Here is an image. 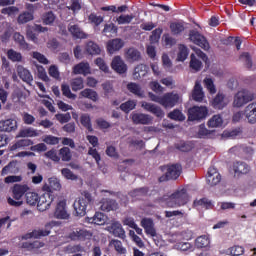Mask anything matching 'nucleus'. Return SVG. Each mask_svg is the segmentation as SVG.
Returning a JSON list of instances; mask_svg holds the SVG:
<instances>
[{
    "label": "nucleus",
    "instance_id": "obj_1",
    "mask_svg": "<svg viewBox=\"0 0 256 256\" xmlns=\"http://www.w3.org/2000/svg\"><path fill=\"white\" fill-rule=\"evenodd\" d=\"M166 203V207H183V205H187L189 202V195L187 194V190L185 188H181L176 190L172 195L167 198H164Z\"/></svg>",
    "mask_w": 256,
    "mask_h": 256
},
{
    "label": "nucleus",
    "instance_id": "obj_2",
    "mask_svg": "<svg viewBox=\"0 0 256 256\" xmlns=\"http://www.w3.org/2000/svg\"><path fill=\"white\" fill-rule=\"evenodd\" d=\"M89 203H91V194L89 192H84L82 196L74 201L73 207L78 217H85Z\"/></svg>",
    "mask_w": 256,
    "mask_h": 256
},
{
    "label": "nucleus",
    "instance_id": "obj_3",
    "mask_svg": "<svg viewBox=\"0 0 256 256\" xmlns=\"http://www.w3.org/2000/svg\"><path fill=\"white\" fill-rule=\"evenodd\" d=\"M28 191H29V186L27 185H19V184L14 185L12 189L13 198L11 197L8 198L9 205H11L12 207H21V205H23V200L21 199L23 198L25 193H27Z\"/></svg>",
    "mask_w": 256,
    "mask_h": 256
},
{
    "label": "nucleus",
    "instance_id": "obj_4",
    "mask_svg": "<svg viewBox=\"0 0 256 256\" xmlns=\"http://www.w3.org/2000/svg\"><path fill=\"white\" fill-rule=\"evenodd\" d=\"M254 99L253 93L247 89H241L234 95L233 107L241 108Z\"/></svg>",
    "mask_w": 256,
    "mask_h": 256
},
{
    "label": "nucleus",
    "instance_id": "obj_5",
    "mask_svg": "<svg viewBox=\"0 0 256 256\" xmlns=\"http://www.w3.org/2000/svg\"><path fill=\"white\" fill-rule=\"evenodd\" d=\"M195 54H191L190 58V67L193 69V71H201V68L203 67L202 61H207V55L201 51V49L197 47H192ZM198 57V58H197Z\"/></svg>",
    "mask_w": 256,
    "mask_h": 256
},
{
    "label": "nucleus",
    "instance_id": "obj_6",
    "mask_svg": "<svg viewBox=\"0 0 256 256\" xmlns=\"http://www.w3.org/2000/svg\"><path fill=\"white\" fill-rule=\"evenodd\" d=\"M209 110L205 106H194L188 110L189 121H201L205 119Z\"/></svg>",
    "mask_w": 256,
    "mask_h": 256
},
{
    "label": "nucleus",
    "instance_id": "obj_7",
    "mask_svg": "<svg viewBox=\"0 0 256 256\" xmlns=\"http://www.w3.org/2000/svg\"><path fill=\"white\" fill-rule=\"evenodd\" d=\"M181 101V96L177 92H168L162 96V107L173 109Z\"/></svg>",
    "mask_w": 256,
    "mask_h": 256
},
{
    "label": "nucleus",
    "instance_id": "obj_8",
    "mask_svg": "<svg viewBox=\"0 0 256 256\" xmlns=\"http://www.w3.org/2000/svg\"><path fill=\"white\" fill-rule=\"evenodd\" d=\"M189 39L190 41H192V43H194L195 45H198V47H201V49H204V51H209L210 49L209 42L198 31L191 30L189 33Z\"/></svg>",
    "mask_w": 256,
    "mask_h": 256
},
{
    "label": "nucleus",
    "instance_id": "obj_9",
    "mask_svg": "<svg viewBox=\"0 0 256 256\" xmlns=\"http://www.w3.org/2000/svg\"><path fill=\"white\" fill-rule=\"evenodd\" d=\"M130 119L134 125H151L153 123V116L145 113L134 112L130 115Z\"/></svg>",
    "mask_w": 256,
    "mask_h": 256
},
{
    "label": "nucleus",
    "instance_id": "obj_10",
    "mask_svg": "<svg viewBox=\"0 0 256 256\" xmlns=\"http://www.w3.org/2000/svg\"><path fill=\"white\" fill-rule=\"evenodd\" d=\"M68 237L71 241H87L93 237V234H91L87 229L77 228L70 232Z\"/></svg>",
    "mask_w": 256,
    "mask_h": 256
},
{
    "label": "nucleus",
    "instance_id": "obj_11",
    "mask_svg": "<svg viewBox=\"0 0 256 256\" xmlns=\"http://www.w3.org/2000/svg\"><path fill=\"white\" fill-rule=\"evenodd\" d=\"M51 203H53V194L45 192L41 196H38V211H47V209L51 208Z\"/></svg>",
    "mask_w": 256,
    "mask_h": 256
},
{
    "label": "nucleus",
    "instance_id": "obj_12",
    "mask_svg": "<svg viewBox=\"0 0 256 256\" xmlns=\"http://www.w3.org/2000/svg\"><path fill=\"white\" fill-rule=\"evenodd\" d=\"M51 225H53V223L47 224L45 228L36 229L27 233L23 236V239H41V237H47V235H50L51 233Z\"/></svg>",
    "mask_w": 256,
    "mask_h": 256
},
{
    "label": "nucleus",
    "instance_id": "obj_13",
    "mask_svg": "<svg viewBox=\"0 0 256 256\" xmlns=\"http://www.w3.org/2000/svg\"><path fill=\"white\" fill-rule=\"evenodd\" d=\"M54 217L56 219H69L70 215L69 212H67V200L62 199L57 203Z\"/></svg>",
    "mask_w": 256,
    "mask_h": 256
},
{
    "label": "nucleus",
    "instance_id": "obj_14",
    "mask_svg": "<svg viewBox=\"0 0 256 256\" xmlns=\"http://www.w3.org/2000/svg\"><path fill=\"white\" fill-rule=\"evenodd\" d=\"M141 107L145 111L152 113V115H155L159 119H163L165 117V112H163V109H161V107H159L153 103L143 101V102H141Z\"/></svg>",
    "mask_w": 256,
    "mask_h": 256
},
{
    "label": "nucleus",
    "instance_id": "obj_15",
    "mask_svg": "<svg viewBox=\"0 0 256 256\" xmlns=\"http://www.w3.org/2000/svg\"><path fill=\"white\" fill-rule=\"evenodd\" d=\"M107 231L119 239H125L126 237L125 229H123V225H121L118 221L112 222L111 225L107 227Z\"/></svg>",
    "mask_w": 256,
    "mask_h": 256
},
{
    "label": "nucleus",
    "instance_id": "obj_16",
    "mask_svg": "<svg viewBox=\"0 0 256 256\" xmlns=\"http://www.w3.org/2000/svg\"><path fill=\"white\" fill-rule=\"evenodd\" d=\"M42 191L50 194H52L53 191H61V181L57 177L49 178L48 184H44Z\"/></svg>",
    "mask_w": 256,
    "mask_h": 256
},
{
    "label": "nucleus",
    "instance_id": "obj_17",
    "mask_svg": "<svg viewBox=\"0 0 256 256\" xmlns=\"http://www.w3.org/2000/svg\"><path fill=\"white\" fill-rule=\"evenodd\" d=\"M111 67L116 73L123 75V73H127V64L123 61L121 56H115L112 60Z\"/></svg>",
    "mask_w": 256,
    "mask_h": 256
},
{
    "label": "nucleus",
    "instance_id": "obj_18",
    "mask_svg": "<svg viewBox=\"0 0 256 256\" xmlns=\"http://www.w3.org/2000/svg\"><path fill=\"white\" fill-rule=\"evenodd\" d=\"M231 99L225 96L223 93H218L212 101V106L214 109H225L229 105Z\"/></svg>",
    "mask_w": 256,
    "mask_h": 256
},
{
    "label": "nucleus",
    "instance_id": "obj_19",
    "mask_svg": "<svg viewBox=\"0 0 256 256\" xmlns=\"http://www.w3.org/2000/svg\"><path fill=\"white\" fill-rule=\"evenodd\" d=\"M16 71L18 73V76L21 80L24 81V83H27L28 85H31V83H33V75L28 69H26L22 65H16Z\"/></svg>",
    "mask_w": 256,
    "mask_h": 256
},
{
    "label": "nucleus",
    "instance_id": "obj_20",
    "mask_svg": "<svg viewBox=\"0 0 256 256\" xmlns=\"http://www.w3.org/2000/svg\"><path fill=\"white\" fill-rule=\"evenodd\" d=\"M207 183L211 187H214V185H218V183H221V174H219V172L214 167H210L208 170Z\"/></svg>",
    "mask_w": 256,
    "mask_h": 256
},
{
    "label": "nucleus",
    "instance_id": "obj_21",
    "mask_svg": "<svg viewBox=\"0 0 256 256\" xmlns=\"http://www.w3.org/2000/svg\"><path fill=\"white\" fill-rule=\"evenodd\" d=\"M125 42H123L120 38H115L107 42V51L110 55L113 53L120 51L123 49Z\"/></svg>",
    "mask_w": 256,
    "mask_h": 256
},
{
    "label": "nucleus",
    "instance_id": "obj_22",
    "mask_svg": "<svg viewBox=\"0 0 256 256\" xmlns=\"http://www.w3.org/2000/svg\"><path fill=\"white\" fill-rule=\"evenodd\" d=\"M0 131L4 133H11V131H17V120L7 119L0 121Z\"/></svg>",
    "mask_w": 256,
    "mask_h": 256
},
{
    "label": "nucleus",
    "instance_id": "obj_23",
    "mask_svg": "<svg viewBox=\"0 0 256 256\" xmlns=\"http://www.w3.org/2000/svg\"><path fill=\"white\" fill-rule=\"evenodd\" d=\"M181 170L182 168L179 164H172L167 166L165 179H178L179 175H181Z\"/></svg>",
    "mask_w": 256,
    "mask_h": 256
},
{
    "label": "nucleus",
    "instance_id": "obj_24",
    "mask_svg": "<svg viewBox=\"0 0 256 256\" xmlns=\"http://www.w3.org/2000/svg\"><path fill=\"white\" fill-rule=\"evenodd\" d=\"M141 227L145 230L147 235L150 237H155L157 235V231L155 230V224L151 218H144L141 220Z\"/></svg>",
    "mask_w": 256,
    "mask_h": 256
},
{
    "label": "nucleus",
    "instance_id": "obj_25",
    "mask_svg": "<svg viewBox=\"0 0 256 256\" xmlns=\"http://www.w3.org/2000/svg\"><path fill=\"white\" fill-rule=\"evenodd\" d=\"M244 115L249 123H256V102H252L246 106Z\"/></svg>",
    "mask_w": 256,
    "mask_h": 256
},
{
    "label": "nucleus",
    "instance_id": "obj_26",
    "mask_svg": "<svg viewBox=\"0 0 256 256\" xmlns=\"http://www.w3.org/2000/svg\"><path fill=\"white\" fill-rule=\"evenodd\" d=\"M192 99L201 103L205 99V92H203V87L201 86V82L196 81L193 92Z\"/></svg>",
    "mask_w": 256,
    "mask_h": 256
},
{
    "label": "nucleus",
    "instance_id": "obj_27",
    "mask_svg": "<svg viewBox=\"0 0 256 256\" xmlns=\"http://www.w3.org/2000/svg\"><path fill=\"white\" fill-rule=\"evenodd\" d=\"M91 73V66L87 62H80L73 68L74 75H89Z\"/></svg>",
    "mask_w": 256,
    "mask_h": 256
},
{
    "label": "nucleus",
    "instance_id": "obj_28",
    "mask_svg": "<svg viewBox=\"0 0 256 256\" xmlns=\"http://www.w3.org/2000/svg\"><path fill=\"white\" fill-rule=\"evenodd\" d=\"M68 31L75 39H87V34L77 24H69Z\"/></svg>",
    "mask_w": 256,
    "mask_h": 256
},
{
    "label": "nucleus",
    "instance_id": "obj_29",
    "mask_svg": "<svg viewBox=\"0 0 256 256\" xmlns=\"http://www.w3.org/2000/svg\"><path fill=\"white\" fill-rule=\"evenodd\" d=\"M127 89L130 93H132L133 95H136V97H140L141 99L145 97V90H143V88H141V85L137 83H133V82L128 83Z\"/></svg>",
    "mask_w": 256,
    "mask_h": 256
},
{
    "label": "nucleus",
    "instance_id": "obj_30",
    "mask_svg": "<svg viewBox=\"0 0 256 256\" xmlns=\"http://www.w3.org/2000/svg\"><path fill=\"white\" fill-rule=\"evenodd\" d=\"M88 223H94V225H105L107 223V216L101 212H96L91 218H87Z\"/></svg>",
    "mask_w": 256,
    "mask_h": 256
},
{
    "label": "nucleus",
    "instance_id": "obj_31",
    "mask_svg": "<svg viewBox=\"0 0 256 256\" xmlns=\"http://www.w3.org/2000/svg\"><path fill=\"white\" fill-rule=\"evenodd\" d=\"M211 135H213V131L207 129V127H205V124H201L196 129V137L198 139H209Z\"/></svg>",
    "mask_w": 256,
    "mask_h": 256
},
{
    "label": "nucleus",
    "instance_id": "obj_32",
    "mask_svg": "<svg viewBox=\"0 0 256 256\" xmlns=\"http://www.w3.org/2000/svg\"><path fill=\"white\" fill-rule=\"evenodd\" d=\"M41 132L35 128H23L19 131L16 137H39Z\"/></svg>",
    "mask_w": 256,
    "mask_h": 256
},
{
    "label": "nucleus",
    "instance_id": "obj_33",
    "mask_svg": "<svg viewBox=\"0 0 256 256\" xmlns=\"http://www.w3.org/2000/svg\"><path fill=\"white\" fill-rule=\"evenodd\" d=\"M235 175H247L249 173V165L245 162H236L233 165Z\"/></svg>",
    "mask_w": 256,
    "mask_h": 256
},
{
    "label": "nucleus",
    "instance_id": "obj_34",
    "mask_svg": "<svg viewBox=\"0 0 256 256\" xmlns=\"http://www.w3.org/2000/svg\"><path fill=\"white\" fill-rule=\"evenodd\" d=\"M101 211H115L117 209V202L115 200L103 199L100 202Z\"/></svg>",
    "mask_w": 256,
    "mask_h": 256
},
{
    "label": "nucleus",
    "instance_id": "obj_35",
    "mask_svg": "<svg viewBox=\"0 0 256 256\" xmlns=\"http://www.w3.org/2000/svg\"><path fill=\"white\" fill-rule=\"evenodd\" d=\"M207 125L210 129L223 127V118L221 117V115H214L208 120Z\"/></svg>",
    "mask_w": 256,
    "mask_h": 256
},
{
    "label": "nucleus",
    "instance_id": "obj_36",
    "mask_svg": "<svg viewBox=\"0 0 256 256\" xmlns=\"http://www.w3.org/2000/svg\"><path fill=\"white\" fill-rule=\"evenodd\" d=\"M13 39L19 45L20 49L29 50V44L25 41V36L21 35V33L15 32Z\"/></svg>",
    "mask_w": 256,
    "mask_h": 256
},
{
    "label": "nucleus",
    "instance_id": "obj_37",
    "mask_svg": "<svg viewBox=\"0 0 256 256\" xmlns=\"http://www.w3.org/2000/svg\"><path fill=\"white\" fill-rule=\"evenodd\" d=\"M19 171V169H17V162L15 161H11L10 163H8V165H6L2 171H1V175L5 176V175H14L15 173H17Z\"/></svg>",
    "mask_w": 256,
    "mask_h": 256
},
{
    "label": "nucleus",
    "instance_id": "obj_38",
    "mask_svg": "<svg viewBox=\"0 0 256 256\" xmlns=\"http://www.w3.org/2000/svg\"><path fill=\"white\" fill-rule=\"evenodd\" d=\"M147 69H148L147 65L139 64L134 69L133 78L134 79H141V77H145V75H147Z\"/></svg>",
    "mask_w": 256,
    "mask_h": 256
},
{
    "label": "nucleus",
    "instance_id": "obj_39",
    "mask_svg": "<svg viewBox=\"0 0 256 256\" xmlns=\"http://www.w3.org/2000/svg\"><path fill=\"white\" fill-rule=\"evenodd\" d=\"M125 57L128 61H139L141 59V53L135 48H129L126 51Z\"/></svg>",
    "mask_w": 256,
    "mask_h": 256
},
{
    "label": "nucleus",
    "instance_id": "obj_40",
    "mask_svg": "<svg viewBox=\"0 0 256 256\" xmlns=\"http://www.w3.org/2000/svg\"><path fill=\"white\" fill-rule=\"evenodd\" d=\"M170 31L173 35H179L185 31V23L183 22H172L170 24Z\"/></svg>",
    "mask_w": 256,
    "mask_h": 256
},
{
    "label": "nucleus",
    "instance_id": "obj_41",
    "mask_svg": "<svg viewBox=\"0 0 256 256\" xmlns=\"http://www.w3.org/2000/svg\"><path fill=\"white\" fill-rule=\"evenodd\" d=\"M81 97H85L86 99H90L91 101H98L99 95L92 89L86 88L80 92Z\"/></svg>",
    "mask_w": 256,
    "mask_h": 256
},
{
    "label": "nucleus",
    "instance_id": "obj_42",
    "mask_svg": "<svg viewBox=\"0 0 256 256\" xmlns=\"http://www.w3.org/2000/svg\"><path fill=\"white\" fill-rule=\"evenodd\" d=\"M30 145H33V141L22 139L13 144L10 149L11 151H17V149H25V147H30Z\"/></svg>",
    "mask_w": 256,
    "mask_h": 256
},
{
    "label": "nucleus",
    "instance_id": "obj_43",
    "mask_svg": "<svg viewBox=\"0 0 256 256\" xmlns=\"http://www.w3.org/2000/svg\"><path fill=\"white\" fill-rule=\"evenodd\" d=\"M110 247H114L115 251L120 255H125L127 253V249L123 247V243L120 240L113 239L109 243Z\"/></svg>",
    "mask_w": 256,
    "mask_h": 256
},
{
    "label": "nucleus",
    "instance_id": "obj_44",
    "mask_svg": "<svg viewBox=\"0 0 256 256\" xmlns=\"http://www.w3.org/2000/svg\"><path fill=\"white\" fill-rule=\"evenodd\" d=\"M7 57L13 63H21V61H23V55H21V52H17L13 49L8 50Z\"/></svg>",
    "mask_w": 256,
    "mask_h": 256
},
{
    "label": "nucleus",
    "instance_id": "obj_45",
    "mask_svg": "<svg viewBox=\"0 0 256 256\" xmlns=\"http://www.w3.org/2000/svg\"><path fill=\"white\" fill-rule=\"evenodd\" d=\"M26 203L31 207H35L39 203V194L35 192H28L26 193Z\"/></svg>",
    "mask_w": 256,
    "mask_h": 256
},
{
    "label": "nucleus",
    "instance_id": "obj_46",
    "mask_svg": "<svg viewBox=\"0 0 256 256\" xmlns=\"http://www.w3.org/2000/svg\"><path fill=\"white\" fill-rule=\"evenodd\" d=\"M189 57V49L187 46L180 44L178 47L177 61H185Z\"/></svg>",
    "mask_w": 256,
    "mask_h": 256
},
{
    "label": "nucleus",
    "instance_id": "obj_47",
    "mask_svg": "<svg viewBox=\"0 0 256 256\" xmlns=\"http://www.w3.org/2000/svg\"><path fill=\"white\" fill-rule=\"evenodd\" d=\"M33 19L34 16L32 12L25 11L18 16L17 21L19 25H24V23H29V21H33Z\"/></svg>",
    "mask_w": 256,
    "mask_h": 256
},
{
    "label": "nucleus",
    "instance_id": "obj_48",
    "mask_svg": "<svg viewBox=\"0 0 256 256\" xmlns=\"http://www.w3.org/2000/svg\"><path fill=\"white\" fill-rule=\"evenodd\" d=\"M86 51L89 55H99L101 53V48L95 42L90 41L86 45Z\"/></svg>",
    "mask_w": 256,
    "mask_h": 256
},
{
    "label": "nucleus",
    "instance_id": "obj_49",
    "mask_svg": "<svg viewBox=\"0 0 256 256\" xmlns=\"http://www.w3.org/2000/svg\"><path fill=\"white\" fill-rule=\"evenodd\" d=\"M24 249H28V251H34V249H41L45 247V243L42 241L36 240L34 242H26L23 244Z\"/></svg>",
    "mask_w": 256,
    "mask_h": 256
},
{
    "label": "nucleus",
    "instance_id": "obj_50",
    "mask_svg": "<svg viewBox=\"0 0 256 256\" xmlns=\"http://www.w3.org/2000/svg\"><path fill=\"white\" fill-rule=\"evenodd\" d=\"M175 249H177L178 251H188L189 253H191V251L195 250V247H193V245L189 242H179L175 244Z\"/></svg>",
    "mask_w": 256,
    "mask_h": 256
},
{
    "label": "nucleus",
    "instance_id": "obj_51",
    "mask_svg": "<svg viewBox=\"0 0 256 256\" xmlns=\"http://www.w3.org/2000/svg\"><path fill=\"white\" fill-rule=\"evenodd\" d=\"M137 107V101L135 100H128L125 103H122L120 105L121 111H124V113H129L130 111H133Z\"/></svg>",
    "mask_w": 256,
    "mask_h": 256
},
{
    "label": "nucleus",
    "instance_id": "obj_52",
    "mask_svg": "<svg viewBox=\"0 0 256 256\" xmlns=\"http://www.w3.org/2000/svg\"><path fill=\"white\" fill-rule=\"evenodd\" d=\"M59 156L61 160L65 162L71 161V157H73L71 154V149H69V147H62L59 150Z\"/></svg>",
    "mask_w": 256,
    "mask_h": 256
},
{
    "label": "nucleus",
    "instance_id": "obj_53",
    "mask_svg": "<svg viewBox=\"0 0 256 256\" xmlns=\"http://www.w3.org/2000/svg\"><path fill=\"white\" fill-rule=\"evenodd\" d=\"M55 19H57L55 14L49 11L43 14L42 23H44V25H52V23H55Z\"/></svg>",
    "mask_w": 256,
    "mask_h": 256
},
{
    "label": "nucleus",
    "instance_id": "obj_54",
    "mask_svg": "<svg viewBox=\"0 0 256 256\" xmlns=\"http://www.w3.org/2000/svg\"><path fill=\"white\" fill-rule=\"evenodd\" d=\"M194 205L195 207H203L204 209H213V203L207 198L194 201Z\"/></svg>",
    "mask_w": 256,
    "mask_h": 256
},
{
    "label": "nucleus",
    "instance_id": "obj_55",
    "mask_svg": "<svg viewBox=\"0 0 256 256\" xmlns=\"http://www.w3.org/2000/svg\"><path fill=\"white\" fill-rule=\"evenodd\" d=\"M209 237L207 236H199L196 241L195 245L198 247V249H203V247H209Z\"/></svg>",
    "mask_w": 256,
    "mask_h": 256
},
{
    "label": "nucleus",
    "instance_id": "obj_56",
    "mask_svg": "<svg viewBox=\"0 0 256 256\" xmlns=\"http://www.w3.org/2000/svg\"><path fill=\"white\" fill-rule=\"evenodd\" d=\"M71 87H72V91H81V89H83L84 87L83 78L81 77L74 78L71 81Z\"/></svg>",
    "mask_w": 256,
    "mask_h": 256
},
{
    "label": "nucleus",
    "instance_id": "obj_57",
    "mask_svg": "<svg viewBox=\"0 0 256 256\" xmlns=\"http://www.w3.org/2000/svg\"><path fill=\"white\" fill-rule=\"evenodd\" d=\"M135 18V16L133 15H120L116 21L118 23V25H129V23H131V21H133V19Z\"/></svg>",
    "mask_w": 256,
    "mask_h": 256
},
{
    "label": "nucleus",
    "instance_id": "obj_58",
    "mask_svg": "<svg viewBox=\"0 0 256 256\" xmlns=\"http://www.w3.org/2000/svg\"><path fill=\"white\" fill-rule=\"evenodd\" d=\"M147 192V188H139L130 192V196H132L133 199H141L143 196L147 195Z\"/></svg>",
    "mask_w": 256,
    "mask_h": 256
},
{
    "label": "nucleus",
    "instance_id": "obj_59",
    "mask_svg": "<svg viewBox=\"0 0 256 256\" xmlns=\"http://www.w3.org/2000/svg\"><path fill=\"white\" fill-rule=\"evenodd\" d=\"M62 94L64 97H67L68 99H77V95L73 94L71 92V88L67 84L61 85Z\"/></svg>",
    "mask_w": 256,
    "mask_h": 256
},
{
    "label": "nucleus",
    "instance_id": "obj_60",
    "mask_svg": "<svg viewBox=\"0 0 256 256\" xmlns=\"http://www.w3.org/2000/svg\"><path fill=\"white\" fill-rule=\"evenodd\" d=\"M227 253L228 255L232 256H240L243 255V253H245V248H243V246H233L230 249H228Z\"/></svg>",
    "mask_w": 256,
    "mask_h": 256
},
{
    "label": "nucleus",
    "instance_id": "obj_61",
    "mask_svg": "<svg viewBox=\"0 0 256 256\" xmlns=\"http://www.w3.org/2000/svg\"><path fill=\"white\" fill-rule=\"evenodd\" d=\"M168 117L174 121H185V115L179 110H173L168 114Z\"/></svg>",
    "mask_w": 256,
    "mask_h": 256
},
{
    "label": "nucleus",
    "instance_id": "obj_62",
    "mask_svg": "<svg viewBox=\"0 0 256 256\" xmlns=\"http://www.w3.org/2000/svg\"><path fill=\"white\" fill-rule=\"evenodd\" d=\"M43 141L47 145H59L61 138L53 136V135H46V136H44Z\"/></svg>",
    "mask_w": 256,
    "mask_h": 256
},
{
    "label": "nucleus",
    "instance_id": "obj_63",
    "mask_svg": "<svg viewBox=\"0 0 256 256\" xmlns=\"http://www.w3.org/2000/svg\"><path fill=\"white\" fill-rule=\"evenodd\" d=\"M162 33H163V29H161V28H156L155 30H153L152 35L150 36V42L151 43H159Z\"/></svg>",
    "mask_w": 256,
    "mask_h": 256
},
{
    "label": "nucleus",
    "instance_id": "obj_64",
    "mask_svg": "<svg viewBox=\"0 0 256 256\" xmlns=\"http://www.w3.org/2000/svg\"><path fill=\"white\" fill-rule=\"evenodd\" d=\"M68 9L70 11H73V13H77L78 11H81V1L80 0H70V5L68 6Z\"/></svg>",
    "mask_w": 256,
    "mask_h": 256
}]
</instances>
